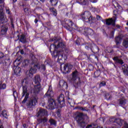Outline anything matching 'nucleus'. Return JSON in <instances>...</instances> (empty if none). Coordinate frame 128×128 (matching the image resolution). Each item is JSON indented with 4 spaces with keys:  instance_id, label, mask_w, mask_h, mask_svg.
<instances>
[{
    "instance_id": "f257e3e1",
    "label": "nucleus",
    "mask_w": 128,
    "mask_h": 128,
    "mask_svg": "<svg viewBox=\"0 0 128 128\" xmlns=\"http://www.w3.org/2000/svg\"><path fill=\"white\" fill-rule=\"evenodd\" d=\"M50 42H54V44L50 45V49L51 52L53 51V52L52 53V58H56V56H58V62L60 64H62V62L61 61L62 60H66V56L65 54H62V52H56V50H58V48H66V44L62 42L58 43V39L56 37H54L51 40Z\"/></svg>"
},
{
    "instance_id": "f03ea898",
    "label": "nucleus",
    "mask_w": 128,
    "mask_h": 128,
    "mask_svg": "<svg viewBox=\"0 0 128 128\" xmlns=\"http://www.w3.org/2000/svg\"><path fill=\"white\" fill-rule=\"evenodd\" d=\"M30 80L28 78H25L22 81V98L24 96V100H22V103L26 104V100L30 96V93L28 92V86Z\"/></svg>"
},
{
    "instance_id": "7ed1b4c3",
    "label": "nucleus",
    "mask_w": 128,
    "mask_h": 128,
    "mask_svg": "<svg viewBox=\"0 0 128 128\" xmlns=\"http://www.w3.org/2000/svg\"><path fill=\"white\" fill-rule=\"evenodd\" d=\"M34 82L36 84L34 86L32 92L34 94L36 95L40 93V76H35Z\"/></svg>"
},
{
    "instance_id": "20e7f679",
    "label": "nucleus",
    "mask_w": 128,
    "mask_h": 128,
    "mask_svg": "<svg viewBox=\"0 0 128 128\" xmlns=\"http://www.w3.org/2000/svg\"><path fill=\"white\" fill-rule=\"evenodd\" d=\"M39 68H41L42 70H46V66L42 64L40 68V65L38 64L34 65V66L32 67V68L29 70L28 73V76H30V78H32V74H36V70Z\"/></svg>"
},
{
    "instance_id": "39448f33",
    "label": "nucleus",
    "mask_w": 128,
    "mask_h": 128,
    "mask_svg": "<svg viewBox=\"0 0 128 128\" xmlns=\"http://www.w3.org/2000/svg\"><path fill=\"white\" fill-rule=\"evenodd\" d=\"M80 16L82 20L86 22H92L94 20L92 14H90V12H84L81 14Z\"/></svg>"
},
{
    "instance_id": "423d86ee",
    "label": "nucleus",
    "mask_w": 128,
    "mask_h": 128,
    "mask_svg": "<svg viewBox=\"0 0 128 128\" xmlns=\"http://www.w3.org/2000/svg\"><path fill=\"white\" fill-rule=\"evenodd\" d=\"M4 0H0V22L2 24H4V22H8V19H6V17L4 14L2 5L4 6Z\"/></svg>"
},
{
    "instance_id": "0eeeda50",
    "label": "nucleus",
    "mask_w": 128,
    "mask_h": 128,
    "mask_svg": "<svg viewBox=\"0 0 128 128\" xmlns=\"http://www.w3.org/2000/svg\"><path fill=\"white\" fill-rule=\"evenodd\" d=\"M36 102H38V97L36 96H34L32 97L26 102V106L29 108H32V106H34L36 104Z\"/></svg>"
},
{
    "instance_id": "6e6552de",
    "label": "nucleus",
    "mask_w": 128,
    "mask_h": 128,
    "mask_svg": "<svg viewBox=\"0 0 128 128\" xmlns=\"http://www.w3.org/2000/svg\"><path fill=\"white\" fill-rule=\"evenodd\" d=\"M84 114L82 113H78L76 117V120L80 126L82 128H84L86 126V123L84 122L82 116Z\"/></svg>"
},
{
    "instance_id": "1a4fd4ad",
    "label": "nucleus",
    "mask_w": 128,
    "mask_h": 128,
    "mask_svg": "<svg viewBox=\"0 0 128 128\" xmlns=\"http://www.w3.org/2000/svg\"><path fill=\"white\" fill-rule=\"evenodd\" d=\"M65 23L66 24H67L68 28H69V30H70V32H72V30H78V32H80V29H78V26L72 24V20H66L65 22Z\"/></svg>"
},
{
    "instance_id": "9d476101",
    "label": "nucleus",
    "mask_w": 128,
    "mask_h": 128,
    "mask_svg": "<svg viewBox=\"0 0 128 128\" xmlns=\"http://www.w3.org/2000/svg\"><path fill=\"white\" fill-rule=\"evenodd\" d=\"M72 82H76L77 86H78L79 84H80V78H78V71L76 70L72 73Z\"/></svg>"
},
{
    "instance_id": "9b49d317",
    "label": "nucleus",
    "mask_w": 128,
    "mask_h": 128,
    "mask_svg": "<svg viewBox=\"0 0 128 128\" xmlns=\"http://www.w3.org/2000/svg\"><path fill=\"white\" fill-rule=\"evenodd\" d=\"M79 32H81L84 34H86V36H88V34L92 36V34H94V30L86 28H84V29H82V28H79Z\"/></svg>"
},
{
    "instance_id": "f8f14e48",
    "label": "nucleus",
    "mask_w": 128,
    "mask_h": 128,
    "mask_svg": "<svg viewBox=\"0 0 128 128\" xmlns=\"http://www.w3.org/2000/svg\"><path fill=\"white\" fill-rule=\"evenodd\" d=\"M56 108V102L52 98H50L48 101V104L47 108L48 110H54Z\"/></svg>"
},
{
    "instance_id": "ddd939ff",
    "label": "nucleus",
    "mask_w": 128,
    "mask_h": 128,
    "mask_svg": "<svg viewBox=\"0 0 128 128\" xmlns=\"http://www.w3.org/2000/svg\"><path fill=\"white\" fill-rule=\"evenodd\" d=\"M110 122L111 124H112V122L117 124H118L120 126H122V124H124V120L120 118L116 119L114 118H110Z\"/></svg>"
},
{
    "instance_id": "4468645a",
    "label": "nucleus",
    "mask_w": 128,
    "mask_h": 128,
    "mask_svg": "<svg viewBox=\"0 0 128 128\" xmlns=\"http://www.w3.org/2000/svg\"><path fill=\"white\" fill-rule=\"evenodd\" d=\"M72 68V64H65L64 66L63 69L61 68V70L64 74H66L67 72H70Z\"/></svg>"
},
{
    "instance_id": "2eb2a0df",
    "label": "nucleus",
    "mask_w": 128,
    "mask_h": 128,
    "mask_svg": "<svg viewBox=\"0 0 128 128\" xmlns=\"http://www.w3.org/2000/svg\"><path fill=\"white\" fill-rule=\"evenodd\" d=\"M116 17H115V18L114 19H113L112 18L107 19L106 20V24H107V26H110V24H111L113 26H114L116 24Z\"/></svg>"
},
{
    "instance_id": "dca6fc26",
    "label": "nucleus",
    "mask_w": 128,
    "mask_h": 128,
    "mask_svg": "<svg viewBox=\"0 0 128 128\" xmlns=\"http://www.w3.org/2000/svg\"><path fill=\"white\" fill-rule=\"evenodd\" d=\"M46 96H48V98H52L54 96V92H52V86H49L48 90L47 92L45 94Z\"/></svg>"
},
{
    "instance_id": "f3484780",
    "label": "nucleus",
    "mask_w": 128,
    "mask_h": 128,
    "mask_svg": "<svg viewBox=\"0 0 128 128\" xmlns=\"http://www.w3.org/2000/svg\"><path fill=\"white\" fill-rule=\"evenodd\" d=\"M57 100L59 104H62H62H63L62 106H64V96L62 94H61L57 99Z\"/></svg>"
},
{
    "instance_id": "a211bd4d",
    "label": "nucleus",
    "mask_w": 128,
    "mask_h": 128,
    "mask_svg": "<svg viewBox=\"0 0 128 128\" xmlns=\"http://www.w3.org/2000/svg\"><path fill=\"white\" fill-rule=\"evenodd\" d=\"M48 111L44 109L41 108L38 112V116H46Z\"/></svg>"
},
{
    "instance_id": "6ab92c4d",
    "label": "nucleus",
    "mask_w": 128,
    "mask_h": 128,
    "mask_svg": "<svg viewBox=\"0 0 128 128\" xmlns=\"http://www.w3.org/2000/svg\"><path fill=\"white\" fill-rule=\"evenodd\" d=\"M122 68L123 70L124 74H126V76H128V64H125L123 65L122 66Z\"/></svg>"
},
{
    "instance_id": "aec40b11",
    "label": "nucleus",
    "mask_w": 128,
    "mask_h": 128,
    "mask_svg": "<svg viewBox=\"0 0 128 128\" xmlns=\"http://www.w3.org/2000/svg\"><path fill=\"white\" fill-rule=\"evenodd\" d=\"M113 60L116 62L117 64H124V61L120 59L118 57H114Z\"/></svg>"
},
{
    "instance_id": "412c9836",
    "label": "nucleus",
    "mask_w": 128,
    "mask_h": 128,
    "mask_svg": "<svg viewBox=\"0 0 128 128\" xmlns=\"http://www.w3.org/2000/svg\"><path fill=\"white\" fill-rule=\"evenodd\" d=\"M126 100L124 98H121L120 100V104L121 106H126Z\"/></svg>"
},
{
    "instance_id": "4be33fe9",
    "label": "nucleus",
    "mask_w": 128,
    "mask_h": 128,
    "mask_svg": "<svg viewBox=\"0 0 128 128\" xmlns=\"http://www.w3.org/2000/svg\"><path fill=\"white\" fill-rule=\"evenodd\" d=\"M8 27L6 26H3L2 27V30H1V34H6V32H8Z\"/></svg>"
},
{
    "instance_id": "5701e85b",
    "label": "nucleus",
    "mask_w": 128,
    "mask_h": 128,
    "mask_svg": "<svg viewBox=\"0 0 128 128\" xmlns=\"http://www.w3.org/2000/svg\"><path fill=\"white\" fill-rule=\"evenodd\" d=\"M0 110H2V108L0 107V116L2 115L4 118H8V113L6 112V110H4L2 112Z\"/></svg>"
},
{
    "instance_id": "b1692460",
    "label": "nucleus",
    "mask_w": 128,
    "mask_h": 128,
    "mask_svg": "<svg viewBox=\"0 0 128 128\" xmlns=\"http://www.w3.org/2000/svg\"><path fill=\"white\" fill-rule=\"evenodd\" d=\"M14 72L15 74H16L17 76H18L20 72V68L18 66H16V68L14 70Z\"/></svg>"
},
{
    "instance_id": "393cba45",
    "label": "nucleus",
    "mask_w": 128,
    "mask_h": 128,
    "mask_svg": "<svg viewBox=\"0 0 128 128\" xmlns=\"http://www.w3.org/2000/svg\"><path fill=\"white\" fill-rule=\"evenodd\" d=\"M59 84L60 86H67L66 82H64V80H60L59 82Z\"/></svg>"
},
{
    "instance_id": "a878e982",
    "label": "nucleus",
    "mask_w": 128,
    "mask_h": 128,
    "mask_svg": "<svg viewBox=\"0 0 128 128\" xmlns=\"http://www.w3.org/2000/svg\"><path fill=\"white\" fill-rule=\"evenodd\" d=\"M115 40L116 42V44H120L122 38L120 37V36H119L115 38Z\"/></svg>"
},
{
    "instance_id": "bb28decb",
    "label": "nucleus",
    "mask_w": 128,
    "mask_h": 128,
    "mask_svg": "<svg viewBox=\"0 0 128 128\" xmlns=\"http://www.w3.org/2000/svg\"><path fill=\"white\" fill-rule=\"evenodd\" d=\"M47 121L48 119H46V118H40L38 120V122H39V124H42V122L43 124H44V122H46Z\"/></svg>"
},
{
    "instance_id": "cd10ccee",
    "label": "nucleus",
    "mask_w": 128,
    "mask_h": 128,
    "mask_svg": "<svg viewBox=\"0 0 128 128\" xmlns=\"http://www.w3.org/2000/svg\"><path fill=\"white\" fill-rule=\"evenodd\" d=\"M20 42L23 43L26 42V36L24 35L20 36Z\"/></svg>"
},
{
    "instance_id": "c85d7f7f",
    "label": "nucleus",
    "mask_w": 128,
    "mask_h": 128,
    "mask_svg": "<svg viewBox=\"0 0 128 128\" xmlns=\"http://www.w3.org/2000/svg\"><path fill=\"white\" fill-rule=\"evenodd\" d=\"M50 2H51L52 6H56L58 4V0H50Z\"/></svg>"
},
{
    "instance_id": "c756f323",
    "label": "nucleus",
    "mask_w": 128,
    "mask_h": 128,
    "mask_svg": "<svg viewBox=\"0 0 128 128\" xmlns=\"http://www.w3.org/2000/svg\"><path fill=\"white\" fill-rule=\"evenodd\" d=\"M123 46H125V48H128V38L125 39L124 42H123Z\"/></svg>"
},
{
    "instance_id": "7c9ffc66",
    "label": "nucleus",
    "mask_w": 128,
    "mask_h": 128,
    "mask_svg": "<svg viewBox=\"0 0 128 128\" xmlns=\"http://www.w3.org/2000/svg\"><path fill=\"white\" fill-rule=\"evenodd\" d=\"M50 10L52 12L54 16H56V10L54 8H50Z\"/></svg>"
},
{
    "instance_id": "2f4dec72",
    "label": "nucleus",
    "mask_w": 128,
    "mask_h": 128,
    "mask_svg": "<svg viewBox=\"0 0 128 128\" xmlns=\"http://www.w3.org/2000/svg\"><path fill=\"white\" fill-rule=\"evenodd\" d=\"M50 10L52 12L54 16H56V10L54 8H50Z\"/></svg>"
},
{
    "instance_id": "473e14b6",
    "label": "nucleus",
    "mask_w": 128,
    "mask_h": 128,
    "mask_svg": "<svg viewBox=\"0 0 128 128\" xmlns=\"http://www.w3.org/2000/svg\"><path fill=\"white\" fill-rule=\"evenodd\" d=\"M49 122L50 124H53L54 126H56V122L53 119H50Z\"/></svg>"
},
{
    "instance_id": "72a5a7b5",
    "label": "nucleus",
    "mask_w": 128,
    "mask_h": 128,
    "mask_svg": "<svg viewBox=\"0 0 128 128\" xmlns=\"http://www.w3.org/2000/svg\"><path fill=\"white\" fill-rule=\"evenodd\" d=\"M32 64H36L38 62V58H36V56H32Z\"/></svg>"
},
{
    "instance_id": "f704fd0d",
    "label": "nucleus",
    "mask_w": 128,
    "mask_h": 128,
    "mask_svg": "<svg viewBox=\"0 0 128 128\" xmlns=\"http://www.w3.org/2000/svg\"><path fill=\"white\" fill-rule=\"evenodd\" d=\"M22 64L24 66H28L30 64V60H24Z\"/></svg>"
},
{
    "instance_id": "c9c22d12",
    "label": "nucleus",
    "mask_w": 128,
    "mask_h": 128,
    "mask_svg": "<svg viewBox=\"0 0 128 128\" xmlns=\"http://www.w3.org/2000/svg\"><path fill=\"white\" fill-rule=\"evenodd\" d=\"M86 2H87V0H81L80 4L83 6H85V4H86Z\"/></svg>"
},
{
    "instance_id": "e433bc0d",
    "label": "nucleus",
    "mask_w": 128,
    "mask_h": 128,
    "mask_svg": "<svg viewBox=\"0 0 128 128\" xmlns=\"http://www.w3.org/2000/svg\"><path fill=\"white\" fill-rule=\"evenodd\" d=\"M78 109L80 110H82L83 112H84L86 110V108H82V107H78Z\"/></svg>"
},
{
    "instance_id": "4c0bfd02",
    "label": "nucleus",
    "mask_w": 128,
    "mask_h": 128,
    "mask_svg": "<svg viewBox=\"0 0 128 128\" xmlns=\"http://www.w3.org/2000/svg\"><path fill=\"white\" fill-rule=\"evenodd\" d=\"M13 96L14 98H18V93L16 91H14Z\"/></svg>"
},
{
    "instance_id": "58836bf2",
    "label": "nucleus",
    "mask_w": 128,
    "mask_h": 128,
    "mask_svg": "<svg viewBox=\"0 0 128 128\" xmlns=\"http://www.w3.org/2000/svg\"><path fill=\"white\" fill-rule=\"evenodd\" d=\"M106 86V82H102L100 84V86Z\"/></svg>"
},
{
    "instance_id": "ea45409f",
    "label": "nucleus",
    "mask_w": 128,
    "mask_h": 128,
    "mask_svg": "<svg viewBox=\"0 0 128 128\" xmlns=\"http://www.w3.org/2000/svg\"><path fill=\"white\" fill-rule=\"evenodd\" d=\"M4 55L3 54V53L0 52V58H4Z\"/></svg>"
},
{
    "instance_id": "a19ab883",
    "label": "nucleus",
    "mask_w": 128,
    "mask_h": 128,
    "mask_svg": "<svg viewBox=\"0 0 128 128\" xmlns=\"http://www.w3.org/2000/svg\"><path fill=\"white\" fill-rule=\"evenodd\" d=\"M128 128V124L126 122L124 124V128Z\"/></svg>"
},
{
    "instance_id": "79ce46f5",
    "label": "nucleus",
    "mask_w": 128,
    "mask_h": 128,
    "mask_svg": "<svg viewBox=\"0 0 128 128\" xmlns=\"http://www.w3.org/2000/svg\"><path fill=\"white\" fill-rule=\"evenodd\" d=\"M96 18L98 20H102V17H100V16H97Z\"/></svg>"
},
{
    "instance_id": "37998d69",
    "label": "nucleus",
    "mask_w": 128,
    "mask_h": 128,
    "mask_svg": "<svg viewBox=\"0 0 128 128\" xmlns=\"http://www.w3.org/2000/svg\"><path fill=\"white\" fill-rule=\"evenodd\" d=\"M33 2L35 4H38V0H33Z\"/></svg>"
},
{
    "instance_id": "c03bdc74",
    "label": "nucleus",
    "mask_w": 128,
    "mask_h": 128,
    "mask_svg": "<svg viewBox=\"0 0 128 128\" xmlns=\"http://www.w3.org/2000/svg\"><path fill=\"white\" fill-rule=\"evenodd\" d=\"M91 2H92L93 4H95V2H98V0H90Z\"/></svg>"
},
{
    "instance_id": "a18cd8bd",
    "label": "nucleus",
    "mask_w": 128,
    "mask_h": 128,
    "mask_svg": "<svg viewBox=\"0 0 128 128\" xmlns=\"http://www.w3.org/2000/svg\"><path fill=\"white\" fill-rule=\"evenodd\" d=\"M6 14H10V9L8 8V9H6Z\"/></svg>"
},
{
    "instance_id": "49530a36",
    "label": "nucleus",
    "mask_w": 128,
    "mask_h": 128,
    "mask_svg": "<svg viewBox=\"0 0 128 128\" xmlns=\"http://www.w3.org/2000/svg\"><path fill=\"white\" fill-rule=\"evenodd\" d=\"M0 128H4L2 125V120H0Z\"/></svg>"
},
{
    "instance_id": "de8ad7c7",
    "label": "nucleus",
    "mask_w": 128,
    "mask_h": 128,
    "mask_svg": "<svg viewBox=\"0 0 128 128\" xmlns=\"http://www.w3.org/2000/svg\"><path fill=\"white\" fill-rule=\"evenodd\" d=\"M20 54H24V50H21Z\"/></svg>"
},
{
    "instance_id": "09e8293b",
    "label": "nucleus",
    "mask_w": 128,
    "mask_h": 128,
    "mask_svg": "<svg viewBox=\"0 0 128 128\" xmlns=\"http://www.w3.org/2000/svg\"><path fill=\"white\" fill-rule=\"evenodd\" d=\"M11 24H12V28H14V24L12 23V22H11Z\"/></svg>"
},
{
    "instance_id": "8fccbe9b",
    "label": "nucleus",
    "mask_w": 128,
    "mask_h": 128,
    "mask_svg": "<svg viewBox=\"0 0 128 128\" xmlns=\"http://www.w3.org/2000/svg\"><path fill=\"white\" fill-rule=\"evenodd\" d=\"M24 10L25 12H28V8H26L24 9Z\"/></svg>"
},
{
    "instance_id": "3c124183",
    "label": "nucleus",
    "mask_w": 128,
    "mask_h": 128,
    "mask_svg": "<svg viewBox=\"0 0 128 128\" xmlns=\"http://www.w3.org/2000/svg\"><path fill=\"white\" fill-rule=\"evenodd\" d=\"M38 21V20L36 18V19L35 20H34L35 24H37Z\"/></svg>"
},
{
    "instance_id": "603ef678",
    "label": "nucleus",
    "mask_w": 128,
    "mask_h": 128,
    "mask_svg": "<svg viewBox=\"0 0 128 128\" xmlns=\"http://www.w3.org/2000/svg\"><path fill=\"white\" fill-rule=\"evenodd\" d=\"M57 114H58V117L60 116V112H58Z\"/></svg>"
},
{
    "instance_id": "864d4df0",
    "label": "nucleus",
    "mask_w": 128,
    "mask_h": 128,
    "mask_svg": "<svg viewBox=\"0 0 128 128\" xmlns=\"http://www.w3.org/2000/svg\"><path fill=\"white\" fill-rule=\"evenodd\" d=\"M45 64H48V60L45 61L44 62Z\"/></svg>"
},
{
    "instance_id": "5fc2aeb1",
    "label": "nucleus",
    "mask_w": 128,
    "mask_h": 128,
    "mask_svg": "<svg viewBox=\"0 0 128 128\" xmlns=\"http://www.w3.org/2000/svg\"><path fill=\"white\" fill-rule=\"evenodd\" d=\"M116 27L118 28H120V25H116Z\"/></svg>"
},
{
    "instance_id": "6e6d98bb",
    "label": "nucleus",
    "mask_w": 128,
    "mask_h": 128,
    "mask_svg": "<svg viewBox=\"0 0 128 128\" xmlns=\"http://www.w3.org/2000/svg\"><path fill=\"white\" fill-rule=\"evenodd\" d=\"M18 0H12L13 2H16Z\"/></svg>"
},
{
    "instance_id": "4d7b16f0",
    "label": "nucleus",
    "mask_w": 128,
    "mask_h": 128,
    "mask_svg": "<svg viewBox=\"0 0 128 128\" xmlns=\"http://www.w3.org/2000/svg\"><path fill=\"white\" fill-rule=\"evenodd\" d=\"M78 40H77V41H76V44L79 45V44H80V43H79V42H78Z\"/></svg>"
},
{
    "instance_id": "13d9d810",
    "label": "nucleus",
    "mask_w": 128,
    "mask_h": 128,
    "mask_svg": "<svg viewBox=\"0 0 128 128\" xmlns=\"http://www.w3.org/2000/svg\"><path fill=\"white\" fill-rule=\"evenodd\" d=\"M40 1H41L42 2H44V0H40Z\"/></svg>"
},
{
    "instance_id": "bf43d9fd",
    "label": "nucleus",
    "mask_w": 128,
    "mask_h": 128,
    "mask_svg": "<svg viewBox=\"0 0 128 128\" xmlns=\"http://www.w3.org/2000/svg\"><path fill=\"white\" fill-rule=\"evenodd\" d=\"M94 12H96V8H94Z\"/></svg>"
},
{
    "instance_id": "052dcab7",
    "label": "nucleus",
    "mask_w": 128,
    "mask_h": 128,
    "mask_svg": "<svg viewBox=\"0 0 128 128\" xmlns=\"http://www.w3.org/2000/svg\"><path fill=\"white\" fill-rule=\"evenodd\" d=\"M24 128H26V124H23Z\"/></svg>"
},
{
    "instance_id": "680f3d73",
    "label": "nucleus",
    "mask_w": 128,
    "mask_h": 128,
    "mask_svg": "<svg viewBox=\"0 0 128 128\" xmlns=\"http://www.w3.org/2000/svg\"><path fill=\"white\" fill-rule=\"evenodd\" d=\"M126 26H128V21L127 22H126Z\"/></svg>"
},
{
    "instance_id": "e2e57ef3",
    "label": "nucleus",
    "mask_w": 128,
    "mask_h": 128,
    "mask_svg": "<svg viewBox=\"0 0 128 128\" xmlns=\"http://www.w3.org/2000/svg\"><path fill=\"white\" fill-rule=\"evenodd\" d=\"M88 48V46H86V48Z\"/></svg>"
},
{
    "instance_id": "0e129e2a",
    "label": "nucleus",
    "mask_w": 128,
    "mask_h": 128,
    "mask_svg": "<svg viewBox=\"0 0 128 128\" xmlns=\"http://www.w3.org/2000/svg\"><path fill=\"white\" fill-rule=\"evenodd\" d=\"M18 62V60H15V62Z\"/></svg>"
},
{
    "instance_id": "69168bd1",
    "label": "nucleus",
    "mask_w": 128,
    "mask_h": 128,
    "mask_svg": "<svg viewBox=\"0 0 128 128\" xmlns=\"http://www.w3.org/2000/svg\"><path fill=\"white\" fill-rule=\"evenodd\" d=\"M123 92H126V91H123Z\"/></svg>"
},
{
    "instance_id": "338daca9",
    "label": "nucleus",
    "mask_w": 128,
    "mask_h": 128,
    "mask_svg": "<svg viewBox=\"0 0 128 128\" xmlns=\"http://www.w3.org/2000/svg\"><path fill=\"white\" fill-rule=\"evenodd\" d=\"M112 34H114V32H112Z\"/></svg>"
},
{
    "instance_id": "774afa93",
    "label": "nucleus",
    "mask_w": 128,
    "mask_h": 128,
    "mask_svg": "<svg viewBox=\"0 0 128 128\" xmlns=\"http://www.w3.org/2000/svg\"><path fill=\"white\" fill-rule=\"evenodd\" d=\"M114 12H116V11H114Z\"/></svg>"
}]
</instances>
